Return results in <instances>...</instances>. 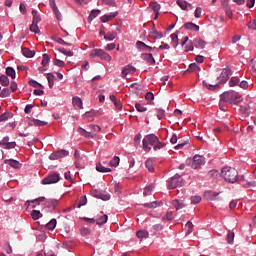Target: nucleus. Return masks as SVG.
I'll return each mask as SVG.
<instances>
[{
  "label": "nucleus",
  "instance_id": "nucleus-9",
  "mask_svg": "<svg viewBox=\"0 0 256 256\" xmlns=\"http://www.w3.org/2000/svg\"><path fill=\"white\" fill-rule=\"evenodd\" d=\"M232 75H233V71H231V68L229 67L224 68L219 76V82L227 83V81H229V77Z\"/></svg>",
  "mask_w": 256,
  "mask_h": 256
},
{
  "label": "nucleus",
  "instance_id": "nucleus-10",
  "mask_svg": "<svg viewBox=\"0 0 256 256\" xmlns=\"http://www.w3.org/2000/svg\"><path fill=\"white\" fill-rule=\"evenodd\" d=\"M57 205H59V201L55 199H48L45 201V207L48 209V211H55Z\"/></svg>",
  "mask_w": 256,
  "mask_h": 256
},
{
  "label": "nucleus",
  "instance_id": "nucleus-62",
  "mask_svg": "<svg viewBox=\"0 0 256 256\" xmlns=\"http://www.w3.org/2000/svg\"><path fill=\"white\" fill-rule=\"evenodd\" d=\"M191 202H192L194 205H197V203H201V196H192V197H191Z\"/></svg>",
  "mask_w": 256,
  "mask_h": 256
},
{
  "label": "nucleus",
  "instance_id": "nucleus-60",
  "mask_svg": "<svg viewBox=\"0 0 256 256\" xmlns=\"http://www.w3.org/2000/svg\"><path fill=\"white\" fill-rule=\"evenodd\" d=\"M28 83H29L30 87H35V88L43 87V85H41V83L37 82L36 80H29Z\"/></svg>",
  "mask_w": 256,
  "mask_h": 256
},
{
  "label": "nucleus",
  "instance_id": "nucleus-26",
  "mask_svg": "<svg viewBox=\"0 0 256 256\" xmlns=\"http://www.w3.org/2000/svg\"><path fill=\"white\" fill-rule=\"evenodd\" d=\"M170 38L172 39V46L174 49H177L179 46V35L177 33H173L170 35Z\"/></svg>",
  "mask_w": 256,
  "mask_h": 256
},
{
  "label": "nucleus",
  "instance_id": "nucleus-13",
  "mask_svg": "<svg viewBox=\"0 0 256 256\" xmlns=\"http://www.w3.org/2000/svg\"><path fill=\"white\" fill-rule=\"evenodd\" d=\"M5 165H10L13 169H21L22 164L15 159H6L4 160Z\"/></svg>",
  "mask_w": 256,
  "mask_h": 256
},
{
  "label": "nucleus",
  "instance_id": "nucleus-57",
  "mask_svg": "<svg viewBox=\"0 0 256 256\" xmlns=\"http://www.w3.org/2000/svg\"><path fill=\"white\" fill-rule=\"evenodd\" d=\"M189 69H190V71H201V67H199V65H197V63H191L189 65Z\"/></svg>",
  "mask_w": 256,
  "mask_h": 256
},
{
  "label": "nucleus",
  "instance_id": "nucleus-48",
  "mask_svg": "<svg viewBox=\"0 0 256 256\" xmlns=\"http://www.w3.org/2000/svg\"><path fill=\"white\" fill-rule=\"evenodd\" d=\"M135 108L138 111V113H145V111H147V107L141 105V103H136Z\"/></svg>",
  "mask_w": 256,
  "mask_h": 256
},
{
  "label": "nucleus",
  "instance_id": "nucleus-40",
  "mask_svg": "<svg viewBox=\"0 0 256 256\" xmlns=\"http://www.w3.org/2000/svg\"><path fill=\"white\" fill-rule=\"evenodd\" d=\"M49 61H51V57H49L48 54H43L42 55V62H41V65L43 67H47V65H49Z\"/></svg>",
  "mask_w": 256,
  "mask_h": 256
},
{
  "label": "nucleus",
  "instance_id": "nucleus-34",
  "mask_svg": "<svg viewBox=\"0 0 256 256\" xmlns=\"http://www.w3.org/2000/svg\"><path fill=\"white\" fill-rule=\"evenodd\" d=\"M31 217H32L33 221H37V220L41 219V217H43V214H41V211H39V210H33L31 212Z\"/></svg>",
  "mask_w": 256,
  "mask_h": 256
},
{
  "label": "nucleus",
  "instance_id": "nucleus-1",
  "mask_svg": "<svg viewBox=\"0 0 256 256\" xmlns=\"http://www.w3.org/2000/svg\"><path fill=\"white\" fill-rule=\"evenodd\" d=\"M221 174L228 183H237V179H239V172L233 167H223Z\"/></svg>",
  "mask_w": 256,
  "mask_h": 256
},
{
  "label": "nucleus",
  "instance_id": "nucleus-5",
  "mask_svg": "<svg viewBox=\"0 0 256 256\" xmlns=\"http://www.w3.org/2000/svg\"><path fill=\"white\" fill-rule=\"evenodd\" d=\"M183 178L181 175L176 174L167 180L168 189H177V187H183Z\"/></svg>",
  "mask_w": 256,
  "mask_h": 256
},
{
  "label": "nucleus",
  "instance_id": "nucleus-53",
  "mask_svg": "<svg viewBox=\"0 0 256 256\" xmlns=\"http://www.w3.org/2000/svg\"><path fill=\"white\" fill-rule=\"evenodd\" d=\"M84 205H87V196H82L78 202V209H81Z\"/></svg>",
  "mask_w": 256,
  "mask_h": 256
},
{
  "label": "nucleus",
  "instance_id": "nucleus-23",
  "mask_svg": "<svg viewBox=\"0 0 256 256\" xmlns=\"http://www.w3.org/2000/svg\"><path fill=\"white\" fill-rule=\"evenodd\" d=\"M184 27L188 30V31H199V25L193 23V22H188L184 24Z\"/></svg>",
  "mask_w": 256,
  "mask_h": 256
},
{
  "label": "nucleus",
  "instance_id": "nucleus-44",
  "mask_svg": "<svg viewBox=\"0 0 256 256\" xmlns=\"http://www.w3.org/2000/svg\"><path fill=\"white\" fill-rule=\"evenodd\" d=\"M58 51L62 53V55H66V57H73V51H68L65 48H59Z\"/></svg>",
  "mask_w": 256,
  "mask_h": 256
},
{
  "label": "nucleus",
  "instance_id": "nucleus-46",
  "mask_svg": "<svg viewBox=\"0 0 256 256\" xmlns=\"http://www.w3.org/2000/svg\"><path fill=\"white\" fill-rule=\"evenodd\" d=\"M185 229L187 230V234L191 235V233H193V222L188 221L185 225Z\"/></svg>",
  "mask_w": 256,
  "mask_h": 256
},
{
  "label": "nucleus",
  "instance_id": "nucleus-8",
  "mask_svg": "<svg viewBox=\"0 0 256 256\" xmlns=\"http://www.w3.org/2000/svg\"><path fill=\"white\" fill-rule=\"evenodd\" d=\"M203 165H205V157L196 154L193 157L192 169H200Z\"/></svg>",
  "mask_w": 256,
  "mask_h": 256
},
{
  "label": "nucleus",
  "instance_id": "nucleus-25",
  "mask_svg": "<svg viewBox=\"0 0 256 256\" xmlns=\"http://www.w3.org/2000/svg\"><path fill=\"white\" fill-rule=\"evenodd\" d=\"M100 14H101V10H99V9L92 10L88 16L89 23H91V21H93V19H96V17H99Z\"/></svg>",
  "mask_w": 256,
  "mask_h": 256
},
{
  "label": "nucleus",
  "instance_id": "nucleus-24",
  "mask_svg": "<svg viewBox=\"0 0 256 256\" xmlns=\"http://www.w3.org/2000/svg\"><path fill=\"white\" fill-rule=\"evenodd\" d=\"M22 54L28 59H32V57H35V51L30 50L29 48H22Z\"/></svg>",
  "mask_w": 256,
  "mask_h": 256
},
{
  "label": "nucleus",
  "instance_id": "nucleus-59",
  "mask_svg": "<svg viewBox=\"0 0 256 256\" xmlns=\"http://www.w3.org/2000/svg\"><path fill=\"white\" fill-rule=\"evenodd\" d=\"M156 115L158 119H163L165 117V110L163 109H157L156 110Z\"/></svg>",
  "mask_w": 256,
  "mask_h": 256
},
{
  "label": "nucleus",
  "instance_id": "nucleus-4",
  "mask_svg": "<svg viewBox=\"0 0 256 256\" xmlns=\"http://www.w3.org/2000/svg\"><path fill=\"white\" fill-rule=\"evenodd\" d=\"M91 59H95V57H98L101 59V61H111L112 57L109 55V53L105 52V50L101 48H94L92 49L90 53Z\"/></svg>",
  "mask_w": 256,
  "mask_h": 256
},
{
  "label": "nucleus",
  "instance_id": "nucleus-7",
  "mask_svg": "<svg viewBox=\"0 0 256 256\" xmlns=\"http://www.w3.org/2000/svg\"><path fill=\"white\" fill-rule=\"evenodd\" d=\"M69 151L65 149L57 150L50 154V161H57V159H63V157H68Z\"/></svg>",
  "mask_w": 256,
  "mask_h": 256
},
{
  "label": "nucleus",
  "instance_id": "nucleus-54",
  "mask_svg": "<svg viewBox=\"0 0 256 256\" xmlns=\"http://www.w3.org/2000/svg\"><path fill=\"white\" fill-rule=\"evenodd\" d=\"M11 116V113L5 112L0 115V123H3L4 121H7L9 117Z\"/></svg>",
  "mask_w": 256,
  "mask_h": 256
},
{
  "label": "nucleus",
  "instance_id": "nucleus-12",
  "mask_svg": "<svg viewBox=\"0 0 256 256\" xmlns=\"http://www.w3.org/2000/svg\"><path fill=\"white\" fill-rule=\"evenodd\" d=\"M141 59H143V61H145L148 65H155V58L151 53L142 54Z\"/></svg>",
  "mask_w": 256,
  "mask_h": 256
},
{
  "label": "nucleus",
  "instance_id": "nucleus-42",
  "mask_svg": "<svg viewBox=\"0 0 256 256\" xmlns=\"http://www.w3.org/2000/svg\"><path fill=\"white\" fill-rule=\"evenodd\" d=\"M10 95H11V90L9 88H3L2 90H0L1 98L9 97Z\"/></svg>",
  "mask_w": 256,
  "mask_h": 256
},
{
  "label": "nucleus",
  "instance_id": "nucleus-35",
  "mask_svg": "<svg viewBox=\"0 0 256 256\" xmlns=\"http://www.w3.org/2000/svg\"><path fill=\"white\" fill-rule=\"evenodd\" d=\"M151 8L153 9L154 13H156L155 19L159 17V11L161 10V5H159L157 2H153L151 5Z\"/></svg>",
  "mask_w": 256,
  "mask_h": 256
},
{
  "label": "nucleus",
  "instance_id": "nucleus-2",
  "mask_svg": "<svg viewBox=\"0 0 256 256\" xmlns=\"http://www.w3.org/2000/svg\"><path fill=\"white\" fill-rule=\"evenodd\" d=\"M220 98L224 103H230L231 105H237V103L243 101V98L233 91L224 92L220 95Z\"/></svg>",
  "mask_w": 256,
  "mask_h": 256
},
{
  "label": "nucleus",
  "instance_id": "nucleus-36",
  "mask_svg": "<svg viewBox=\"0 0 256 256\" xmlns=\"http://www.w3.org/2000/svg\"><path fill=\"white\" fill-rule=\"evenodd\" d=\"M0 83H1L2 87H8V85H9V77H7V75L2 74L0 76Z\"/></svg>",
  "mask_w": 256,
  "mask_h": 256
},
{
  "label": "nucleus",
  "instance_id": "nucleus-56",
  "mask_svg": "<svg viewBox=\"0 0 256 256\" xmlns=\"http://www.w3.org/2000/svg\"><path fill=\"white\" fill-rule=\"evenodd\" d=\"M15 147H17V143L13 141L6 143L3 149H15Z\"/></svg>",
  "mask_w": 256,
  "mask_h": 256
},
{
  "label": "nucleus",
  "instance_id": "nucleus-51",
  "mask_svg": "<svg viewBox=\"0 0 256 256\" xmlns=\"http://www.w3.org/2000/svg\"><path fill=\"white\" fill-rule=\"evenodd\" d=\"M141 138H142L141 133H138L135 135V137H134L135 147H139V145H141Z\"/></svg>",
  "mask_w": 256,
  "mask_h": 256
},
{
  "label": "nucleus",
  "instance_id": "nucleus-55",
  "mask_svg": "<svg viewBox=\"0 0 256 256\" xmlns=\"http://www.w3.org/2000/svg\"><path fill=\"white\" fill-rule=\"evenodd\" d=\"M53 13L55 14V17L58 21H63V15H61L59 8H56L55 10H53Z\"/></svg>",
  "mask_w": 256,
  "mask_h": 256
},
{
  "label": "nucleus",
  "instance_id": "nucleus-58",
  "mask_svg": "<svg viewBox=\"0 0 256 256\" xmlns=\"http://www.w3.org/2000/svg\"><path fill=\"white\" fill-rule=\"evenodd\" d=\"M53 64L56 65V67H65V62L63 60L54 59Z\"/></svg>",
  "mask_w": 256,
  "mask_h": 256
},
{
  "label": "nucleus",
  "instance_id": "nucleus-64",
  "mask_svg": "<svg viewBox=\"0 0 256 256\" xmlns=\"http://www.w3.org/2000/svg\"><path fill=\"white\" fill-rule=\"evenodd\" d=\"M247 27L248 29H253V31H256V19H254L252 22H249Z\"/></svg>",
  "mask_w": 256,
  "mask_h": 256
},
{
  "label": "nucleus",
  "instance_id": "nucleus-19",
  "mask_svg": "<svg viewBox=\"0 0 256 256\" xmlns=\"http://www.w3.org/2000/svg\"><path fill=\"white\" fill-rule=\"evenodd\" d=\"M43 201H45V197L41 196V197H38V198L33 199V200H27L25 202V206L29 207L31 205V203H36V205H41V203H43Z\"/></svg>",
  "mask_w": 256,
  "mask_h": 256
},
{
  "label": "nucleus",
  "instance_id": "nucleus-15",
  "mask_svg": "<svg viewBox=\"0 0 256 256\" xmlns=\"http://www.w3.org/2000/svg\"><path fill=\"white\" fill-rule=\"evenodd\" d=\"M136 47L138 51H152V47L145 44L143 41H137L136 42Z\"/></svg>",
  "mask_w": 256,
  "mask_h": 256
},
{
  "label": "nucleus",
  "instance_id": "nucleus-20",
  "mask_svg": "<svg viewBox=\"0 0 256 256\" xmlns=\"http://www.w3.org/2000/svg\"><path fill=\"white\" fill-rule=\"evenodd\" d=\"M176 3L180 9H182V11H188V9L191 7V4H189L187 1L177 0Z\"/></svg>",
  "mask_w": 256,
  "mask_h": 256
},
{
  "label": "nucleus",
  "instance_id": "nucleus-27",
  "mask_svg": "<svg viewBox=\"0 0 256 256\" xmlns=\"http://www.w3.org/2000/svg\"><path fill=\"white\" fill-rule=\"evenodd\" d=\"M11 77V79H15L17 77V73L15 72V68L9 66L6 68V76Z\"/></svg>",
  "mask_w": 256,
  "mask_h": 256
},
{
  "label": "nucleus",
  "instance_id": "nucleus-14",
  "mask_svg": "<svg viewBox=\"0 0 256 256\" xmlns=\"http://www.w3.org/2000/svg\"><path fill=\"white\" fill-rule=\"evenodd\" d=\"M192 43L196 49H205V46L207 45V42L201 38H195Z\"/></svg>",
  "mask_w": 256,
  "mask_h": 256
},
{
  "label": "nucleus",
  "instance_id": "nucleus-28",
  "mask_svg": "<svg viewBox=\"0 0 256 256\" xmlns=\"http://www.w3.org/2000/svg\"><path fill=\"white\" fill-rule=\"evenodd\" d=\"M96 171H98L99 173H111V168H107L99 163L96 165Z\"/></svg>",
  "mask_w": 256,
  "mask_h": 256
},
{
  "label": "nucleus",
  "instance_id": "nucleus-50",
  "mask_svg": "<svg viewBox=\"0 0 256 256\" xmlns=\"http://www.w3.org/2000/svg\"><path fill=\"white\" fill-rule=\"evenodd\" d=\"M151 193H153V186L152 185L146 186L143 191L144 197H147V195H151Z\"/></svg>",
  "mask_w": 256,
  "mask_h": 256
},
{
  "label": "nucleus",
  "instance_id": "nucleus-17",
  "mask_svg": "<svg viewBox=\"0 0 256 256\" xmlns=\"http://www.w3.org/2000/svg\"><path fill=\"white\" fill-rule=\"evenodd\" d=\"M173 207H175L176 211L184 209L186 207L185 202L183 200L175 199L172 201Z\"/></svg>",
  "mask_w": 256,
  "mask_h": 256
},
{
  "label": "nucleus",
  "instance_id": "nucleus-38",
  "mask_svg": "<svg viewBox=\"0 0 256 256\" xmlns=\"http://www.w3.org/2000/svg\"><path fill=\"white\" fill-rule=\"evenodd\" d=\"M167 144L165 142H161L160 140H158V142H156L153 146L154 151H159L161 149H163Z\"/></svg>",
  "mask_w": 256,
  "mask_h": 256
},
{
  "label": "nucleus",
  "instance_id": "nucleus-32",
  "mask_svg": "<svg viewBox=\"0 0 256 256\" xmlns=\"http://www.w3.org/2000/svg\"><path fill=\"white\" fill-rule=\"evenodd\" d=\"M33 20L32 23H41V15L37 10H32Z\"/></svg>",
  "mask_w": 256,
  "mask_h": 256
},
{
  "label": "nucleus",
  "instance_id": "nucleus-3",
  "mask_svg": "<svg viewBox=\"0 0 256 256\" xmlns=\"http://www.w3.org/2000/svg\"><path fill=\"white\" fill-rule=\"evenodd\" d=\"M158 141H159V137H157V135L147 134L142 140L143 150L146 153H149V151H151V147L149 145L153 147Z\"/></svg>",
  "mask_w": 256,
  "mask_h": 256
},
{
  "label": "nucleus",
  "instance_id": "nucleus-30",
  "mask_svg": "<svg viewBox=\"0 0 256 256\" xmlns=\"http://www.w3.org/2000/svg\"><path fill=\"white\" fill-rule=\"evenodd\" d=\"M136 237H138V239H147L149 232L147 230H139L136 232Z\"/></svg>",
  "mask_w": 256,
  "mask_h": 256
},
{
  "label": "nucleus",
  "instance_id": "nucleus-22",
  "mask_svg": "<svg viewBox=\"0 0 256 256\" xmlns=\"http://www.w3.org/2000/svg\"><path fill=\"white\" fill-rule=\"evenodd\" d=\"M109 219V216L107 214H103L101 216H98L96 219V225H105Z\"/></svg>",
  "mask_w": 256,
  "mask_h": 256
},
{
  "label": "nucleus",
  "instance_id": "nucleus-37",
  "mask_svg": "<svg viewBox=\"0 0 256 256\" xmlns=\"http://www.w3.org/2000/svg\"><path fill=\"white\" fill-rule=\"evenodd\" d=\"M233 241H235V232L229 230L227 234V243H229V245H233Z\"/></svg>",
  "mask_w": 256,
  "mask_h": 256
},
{
  "label": "nucleus",
  "instance_id": "nucleus-33",
  "mask_svg": "<svg viewBox=\"0 0 256 256\" xmlns=\"http://www.w3.org/2000/svg\"><path fill=\"white\" fill-rule=\"evenodd\" d=\"M55 227H57V220L51 219L47 224H46V229H48L49 231H53V229H55Z\"/></svg>",
  "mask_w": 256,
  "mask_h": 256
},
{
  "label": "nucleus",
  "instance_id": "nucleus-49",
  "mask_svg": "<svg viewBox=\"0 0 256 256\" xmlns=\"http://www.w3.org/2000/svg\"><path fill=\"white\" fill-rule=\"evenodd\" d=\"M115 37H117V33H108L104 35L105 41H114Z\"/></svg>",
  "mask_w": 256,
  "mask_h": 256
},
{
  "label": "nucleus",
  "instance_id": "nucleus-21",
  "mask_svg": "<svg viewBox=\"0 0 256 256\" xmlns=\"http://www.w3.org/2000/svg\"><path fill=\"white\" fill-rule=\"evenodd\" d=\"M143 207H145L146 209H157V207H161V202L153 201L150 203H144Z\"/></svg>",
  "mask_w": 256,
  "mask_h": 256
},
{
  "label": "nucleus",
  "instance_id": "nucleus-43",
  "mask_svg": "<svg viewBox=\"0 0 256 256\" xmlns=\"http://www.w3.org/2000/svg\"><path fill=\"white\" fill-rule=\"evenodd\" d=\"M145 167L148 169L150 173H153L155 171V168L153 167V161L146 160Z\"/></svg>",
  "mask_w": 256,
  "mask_h": 256
},
{
  "label": "nucleus",
  "instance_id": "nucleus-6",
  "mask_svg": "<svg viewBox=\"0 0 256 256\" xmlns=\"http://www.w3.org/2000/svg\"><path fill=\"white\" fill-rule=\"evenodd\" d=\"M61 180V175L59 172H54L52 174H49L42 180V185H53L55 183H59Z\"/></svg>",
  "mask_w": 256,
  "mask_h": 256
},
{
  "label": "nucleus",
  "instance_id": "nucleus-61",
  "mask_svg": "<svg viewBox=\"0 0 256 256\" xmlns=\"http://www.w3.org/2000/svg\"><path fill=\"white\" fill-rule=\"evenodd\" d=\"M7 143H9V136H5L2 140H0V146L2 149L7 145Z\"/></svg>",
  "mask_w": 256,
  "mask_h": 256
},
{
  "label": "nucleus",
  "instance_id": "nucleus-16",
  "mask_svg": "<svg viewBox=\"0 0 256 256\" xmlns=\"http://www.w3.org/2000/svg\"><path fill=\"white\" fill-rule=\"evenodd\" d=\"M136 69L134 66L127 65L122 69V77L126 78L128 75L135 73Z\"/></svg>",
  "mask_w": 256,
  "mask_h": 256
},
{
  "label": "nucleus",
  "instance_id": "nucleus-45",
  "mask_svg": "<svg viewBox=\"0 0 256 256\" xmlns=\"http://www.w3.org/2000/svg\"><path fill=\"white\" fill-rule=\"evenodd\" d=\"M152 37L154 39H163V32H159V31H157V29H154L152 31Z\"/></svg>",
  "mask_w": 256,
  "mask_h": 256
},
{
  "label": "nucleus",
  "instance_id": "nucleus-47",
  "mask_svg": "<svg viewBox=\"0 0 256 256\" xmlns=\"http://www.w3.org/2000/svg\"><path fill=\"white\" fill-rule=\"evenodd\" d=\"M119 157L118 156H114L113 159L110 161L109 165L110 167H117L119 166Z\"/></svg>",
  "mask_w": 256,
  "mask_h": 256
},
{
  "label": "nucleus",
  "instance_id": "nucleus-31",
  "mask_svg": "<svg viewBox=\"0 0 256 256\" xmlns=\"http://www.w3.org/2000/svg\"><path fill=\"white\" fill-rule=\"evenodd\" d=\"M47 81L50 89H53V86L55 85V75H53V73H48Z\"/></svg>",
  "mask_w": 256,
  "mask_h": 256
},
{
  "label": "nucleus",
  "instance_id": "nucleus-29",
  "mask_svg": "<svg viewBox=\"0 0 256 256\" xmlns=\"http://www.w3.org/2000/svg\"><path fill=\"white\" fill-rule=\"evenodd\" d=\"M31 125H34L35 127H45V125H47V122L33 118L31 120Z\"/></svg>",
  "mask_w": 256,
  "mask_h": 256
},
{
  "label": "nucleus",
  "instance_id": "nucleus-52",
  "mask_svg": "<svg viewBox=\"0 0 256 256\" xmlns=\"http://www.w3.org/2000/svg\"><path fill=\"white\" fill-rule=\"evenodd\" d=\"M173 220V212L168 211L166 215L162 217V221H172Z\"/></svg>",
  "mask_w": 256,
  "mask_h": 256
},
{
  "label": "nucleus",
  "instance_id": "nucleus-63",
  "mask_svg": "<svg viewBox=\"0 0 256 256\" xmlns=\"http://www.w3.org/2000/svg\"><path fill=\"white\" fill-rule=\"evenodd\" d=\"M145 99L146 101H153V99H155V95L153 94V92H147L145 95Z\"/></svg>",
  "mask_w": 256,
  "mask_h": 256
},
{
  "label": "nucleus",
  "instance_id": "nucleus-11",
  "mask_svg": "<svg viewBox=\"0 0 256 256\" xmlns=\"http://www.w3.org/2000/svg\"><path fill=\"white\" fill-rule=\"evenodd\" d=\"M119 15V12H110L108 14H104L103 16L100 17V20L102 23H108V21H111V19H115Z\"/></svg>",
  "mask_w": 256,
  "mask_h": 256
},
{
  "label": "nucleus",
  "instance_id": "nucleus-18",
  "mask_svg": "<svg viewBox=\"0 0 256 256\" xmlns=\"http://www.w3.org/2000/svg\"><path fill=\"white\" fill-rule=\"evenodd\" d=\"M72 104L75 109H83V100L77 96L72 99Z\"/></svg>",
  "mask_w": 256,
  "mask_h": 256
},
{
  "label": "nucleus",
  "instance_id": "nucleus-41",
  "mask_svg": "<svg viewBox=\"0 0 256 256\" xmlns=\"http://www.w3.org/2000/svg\"><path fill=\"white\" fill-rule=\"evenodd\" d=\"M240 79L238 77H232L229 81V87L239 86Z\"/></svg>",
  "mask_w": 256,
  "mask_h": 256
},
{
  "label": "nucleus",
  "instance_id": "nucleus-39",
  "mask_svg": "<svg viewBox=\"0 0 256 256\" xmlns=\"http://www.w3.org/2000/svg\"><path fill=\"white\" fill-rule=\"evenodd\" d=\"M30 31L32 33H35L36 35L39 34L40 33L39 23L32 22V24L30 25Z\"/></svg>",
  "mask_w": 256,
  "mask_h": 256
}]
</instances>
